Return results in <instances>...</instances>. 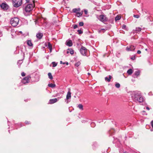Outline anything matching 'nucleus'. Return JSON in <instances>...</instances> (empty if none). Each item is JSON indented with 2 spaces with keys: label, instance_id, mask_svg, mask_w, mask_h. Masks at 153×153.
<instances>
[{
  "label": "nucleus",
  "instance_id": "f257e3e1",
  "mask_svg": "<svg viewBox=\"0 0 153 153\" xmlns=\"http://www.w3.org/2000/svg\"><path fill=\"white\" fill-rule=\"evenodd\" d=\"M35 1H32V3L27 4H25V11L27 13L30 12L33 9L35 6Z\"/></svg>",
  "mask_w": 153,
  "mask_h": 153
},
{
  "label": "nucleus",
  "instance_id": "f03ea898",
  "mask_svg": "<svg viewBox=\"0 0 153 153\" xmlns=\"http://www.w3.org/2000/svg\"><path fill=\"white\" fill-rule=\"evenodd\" d=\"M141 94V93L139 92H134L132 94L131 98L134 101H135L136 100H137L138 97H139L140 100L141 101L142 98L140 97Z\"/></svg>",
  "mask_w": 153,
  "mask_h": 153
},
{
  "label": "nucleus",
  "instance_id": "7ed1b4c3",
  "mask_svg": "<svg viewBox=\"0 0 153 153\" xmlns=\"http://www.w3.org/2000/svg\"><path fill=\"white\" fill-rule=\"evenodd\" d=\"M19 22V19L17 17H14L11 19L10 23L13 27H16L18 25Z\"/></svg>",
  "mask_w": 153,
  "mask_h": 153
},
{
  "label": "nucleus",
  "instance_id": "20e7f679",
  "mask_svg": "<svg viewBox=\"0 0 153 153\" xmlns=\"http://www.w3.org/2000/svg\"><path fill=\"white\" fill-rule=\"evenodd\" d=\"M13 6L18 7L21 6L22 4V0H12Z\"/></svg>",
  "mask_w": 153,
  "mask_h": 153
},
{
  "label": "nucleus",
  "instance_id": "39448f33",
  "mask_svg": "<svg viewBox=\"0 0 153 153\" xmlns=\"http://www.w3.org/2000/svg\"><path fill=\"white\" fill-rule=\"evenodd\" d=\"M88 50L86 48L82 46L80 48V51L81 53L83 56H86L87 55V53Z\"/></svg>",
  "mask_w": 153,
  "mask_h": 153
},
{
  "label": "nucleus",
  "instance_id": "423d86ee",
  "mask_svg": "<svg viewBox=\"0 0 153 153\" xmlns=\"http://www.w3.org/2000/svg\"><path fill=\"white\" fill-rule=\"evenodd\" d=\"M1 7L4 10H7L9 8V6L6 4V3H2L0 4Z\"/></svg>",
  "mask_w": 153,
  "mask_h": 153
},
{
  "label": "nucleus",
  "instance_id": "0eeeda50",
  "mask_svg": "<svg viewBox=\"0 0 153 153\" xmlns=\"http://www.w3.org/2000/svg\"><path fill=\"white\" fill-rule=\"evenodd\" d=\"M100 20L104 22L108 21V19L105 15H101L99 16Z\"/></svg>",
  "mask_w": 153,
  "mask_h": 153
},
{
  "label": "nucleus",
  "instance_id": "6e6552de",
  "mask_svg": "<svg viewBox=\"0 0 153 153\" xmlns=\"http://www.w3.org/2000/svg\"><path fill=\"white\" fill-rule=\"evenodd\" d=\"M31 78L30 76H28L24 77L22 80V82L25 84L29 82L30 79Z\"/></svg>",
  "mask_w": 153,
  "mask_h": 153
},
{
  "label": "nucleus",
  "instance_id": "1a4fd4ad",
  "mask_svg": "<svg viewBox=\"0 0 153 153\" xmlns=\"http://www.w3.org/2000/svg\"><path fill=\"white\" fill-rule=\"evenodd\" d=\"M43 36V33L40 32H38L36 34V37L39 39H41Z\"/></svg>",
  "mask_w": 153,
  "mask_h": 153
},
{
  "label": "nucleus",
  "instance_id": "9d476101",
  "mask_svg": "<svg viewBox=\"0 0 153 153\" xmlns=\"http://www.w3.org/2000/svg\"><path fill=\"white\" fill-rule=\"evenodd\" d=\"M66 45L69 47H71L73 45L72 42L71 40L69 39L67 40L66 42Z\"/></svg>",
  "mask_w": 153,
  "mask_h": 153
},
{
  "label": "nucleus",
  "instance_id": "9b49d317",
  "mask_svg": "<svg viewBox=\"0 0 153 153\" xmlns=\"http://www.w3.org/2000/svg\"><path fill=\"white\" fill-rule=\"evenodd\" d=\"M70 89H69V91H68L67 94L66 95V100H68L69 99H71V93L70 91Z\"/></svg>",
  "mask_w": 153,
  "mask_h": 153
},
{
  "label": "nucleus",
  "instance_id": "f8f14e48",
  "mask_svg": "<svg viewBox=\"0 0 153 153\" xmlns=\"http://www.w3.org/2000/svg\"><path fill=\"white\" fill-rule=\"evenodd\" d=\"M140 72L139 71H135L134 74L133 75V77L134 78L137 77L139 75Z\"/></svg>",
  "mask_w": 153,
  "mask_h": 153
},
{
  "label": "nucleus",
  "instance_id": "ddd939ff",
  "mask_svg": "<svg viewBox=\"0 0 153 153\" xmlns=\"http://www.w3.org/2000/svg\"><path fill=\"white\" fill-rule=\"evenodd\" d=\"M57 101V99L56 98L50 99L49 100V102L50 104H53L56 102Z\"/></svg>",
  "mask_w": 153,
  "mask_h": 153
},
{
  "label": "nucleus",
  "instance_id": "4468645a",
  "mask_svg": "<svg viewBox=\"0 0 153 153\" xmlns=\"http://www.w3.org/2000/svg\"><path fill=\"white\" fill-rule=\"evenodd\" d=\"M112 78V76L111 75H109V77H106L105 78V80L108 82H109L111 81V79Z\"/></svg>",
  "mask_w": 153,
  "mask_h": 153
},
{
  "label": "nucleus",
  "instance_id": "2eb2a0df",
  "mask_svg": "<svg viewBox=\"0 0 153 153\" xmlns=\"http://www.w3.org/2000/svg\"><path fill=\"white\" fill-rule=\"evenodd\" d=\"M142 28L141 27H136L135 31V33H138V32H140Z\"/></svg>",
  "mask_w": 153,
  "mask_h": 153
},
{
  "label": "nucleus",
  "instance_id": "dca6fc26",
  "mask_svg": "<svg viewBox=\"0 0 153 153\" xmlns=\"http://www.w3.org/2000/svg\"><path fill=\"white\" fill-rule=\"evenodd\" d=\"M80 10V9L79 8H78L73 9L72 10V11L74 13H75L76 14Z\"/></svg>",
  "mask_w": 153,
  "mask_h": 153
},
{
  "label": "nucleus",
  "instance_id": "f3484780",
  "mask_svg": "<svg viewBox=\"0 0 153 153\" xmlns=\"http://www.w3.org/2000/svg\"><path fill=\"white\" fill-rule=\"evenodd\" d=\"M140 97H141L142 98V100L140 101V99L139 97L138 99H137V100H136V101H135L136 102H142L143 101V100H144L143 98V97L142 96L141 94L140 95Z\"/></svg>",
  "mask_w": 153,
  "mask_h": 153
},
{
  "label": "nucleus",
  "instance_id": "a211bd4d",
  "mask_svg": "<svg viewBox=\"0 0 153 153\" xmlns=\"http://www.w3.org/2000/svg\"><path fill=\"white\" fill-rule=\"evenodd\" d=\"M27 44L29 46H32L33 45V44L30 40H28L27 41Z\"/></svg>",
  "mask_w": 153,
  "mask_h": 153
},
{
  "label": "nucleus",
  "instance_id": "6ab92c4d",
  "mask_svg": "<svg viewBox=\"0 0 153 153\" xmlns=\"http://www.w3.org/2000/svg\"><path fill=\"white\" fill-rule=\"evenodd\" d=\"M83 11H82L81 12H78L76 13V14L77 15V16L78 17H79L82 16V14Z\"/></svg>",
  "mask_w": 153,
  "mask_h": 153
},
{
  "label": "nucleus",
  "instance_id": "aec40b11",
  "mask_svg": "<svg viewBox=\"0 0 153 153\" xmlns=\"http://www.w3.org/2000/svg\"><path fill=\"white\" fill-rule=\"evenodd\" d=\"M48 86L52 88H54L56 87V85L55 84L51 83L48 84Z\"/></svg>",
  "mask_w": 153,
  "mask_h": 153
},
{
  "label": "nucleus",
  "instance_id": "412c9836",
  "mask_svg": "<svg viewBox=\"0 0 153 153\" xmlns=\"http://www.w3.org/2000/svg\"><path fill=\"white\" fill-rule=\"evenodd\" d=\"M133 72L132 70L131 69H128L127 71V73L129 75H131Z\"/></svg>",
  "mask_w": 153,
  "mask_h": 153
},
{
  "label": "nucleus",
  "instance_id": "4be33fe9",
  "mask_svg": "<svg viewBox=\"0 0 153 153\" xmlns=\"http://www.w3.org/2000/svg\"><path fill=\"white\" fill-rule=\"evenodd\" d=\"M121 18V17L120 16L117 15L115 18V20L116 21L120 20Z\"/></svg>",
  "mask_w": 153,
  "mask_h": 153
},
{
  "label": "nucleus",
  "instance_id": "5701e85b",
  "mask_svg": "<svg viewBox=\"0 0 153 153\" xmlns=\"http://www.w3.org/2000/svg\"><path fill=\"white\" fill-rule=\"evenodd\" d=\"M48 75L49 78L51 79H53V76L51 74V73H49L48 74Z\"/></svg>",
  "mask_w": 153,
  "mask_h": 153
},
{
  "label": "nucleus",
  "instance_id": "b1692460",
  "mask_svg": "<svg viewBox=\"0 0 153 153\" xmlns=\"http://www.w3.org/2000/svg\"><path fill=\"white\" fill-rule=\"evenodd\" d=\"M129 47L130 48L131 51H133L134 50L135 48L134 46L131 45Z\"/></svg>",
  "mask_w": 153,
  "mask_h": 153
},
{
  "label": "nucleus",
  "instance_id": "393cba45",
  "mask_svg": "<svg viewBox=\"0 0 153 153\" xmlns=\"http://www.w3.org/2000/svg\"><path fill=\"white\" fill-rule=\"evenodd\" d=\"M78 107L81 110H83V106L81 104H79L78 105Z\"/></svg>",
  "mask_w": 153,
  "mask_h": 153
},
{
  "label": "nucleus",
  "instance_id": "a878e982",
  "mask_svg": "<svg viewBox=\"0 0 153 153\" xmlns=\"http://www.w3.org/2000/svg\"><path fill=\"white\" fill-rule=\"evenodd\" d=\"M68 50H69L70 53V54H71L72 55L74 54V50L73 49H68Z\"/></svg>",
  "mask_w": 153,
  "mask_h": 153
},
{
  "label": "nucleus",
  "instance_id": "bb28decb",
  "mask_svg": "<svg viewBox=\"0 0 153 153\" xmlns=\"http://www.w3.org/2000/svg\"><path fill=\"white\" fill-rule=\"evenodd\" d=\"M52 64L53 65V67H54L56 66L57 64L55 62H52Z\"/></svg>",
  "mask_w": 153,
  "mask_h": 153
},
{
  "label": "nucleus",
  "instance_id": "cd10ccee",
  "mask_svg": "<svg viewBox=\"0 0 153 153\" xmlns=\"http://www.w3.org/2000/svg\"><path fill=\"white\" fill-rule=\"evenodd\" d=\"M80 64L81 63L79 61L75 63V65L76 67H78L80 65Z\"/></svg>",
  "mask_w": 153,
  "mask_h": 153
},
{
  "label": "nucleus",
  "instance_id": "c85d7f7f",
  "mask_svg": "<svg viewBox=\"0 0 153 153\" xmlns=\"http://www.w3.org/2000/svg\"><path fill=\"white\" fill-rule=\"evenodd\" d=\"M77 32L79 34H82L83 33V31L81 29L78 30H77Z\"/></svg>",
  "mask_w": 153,
  "mask_h": 153
},
{
  "label": "nucleus",
  "instance_id": "c756f323",
  "mask_svg": "<svg viewBox=\"0 0 153 153\" xmlns=\"http://www.w3.org/2000/svg\"><path fill=\"white\" fill-rule=\"evenodd\" d=\"M115 86L117 88H119L120 87V85L119 83H116L115 85Z\"/></svg>",
  "mask_w": 153,
  "mask_h": 153
},
{
  "label": "nucleus",
  "instance_id": "7c9ffc66",
  "mask_svg": "<svg viewBox=\"0 0 153 153\" xmlns=\"http://www.w3.org/2000/svg\"><path fill=\"white\" fill-rule=\"evenodd\" d=\"M60 64H66V65H68V63L67 62H62V61H60Z\"/></svg>",
  "mask_w": 153,
  "mask_h": 153
},
{
  "label": "nucleus",
  "instance_id": "2f4dec72",
  "mask_svg": "<svg viewBox=\"0 0 153 153\" xmlns=\"http://www.w3.org/2000/svg\"><path fill=\"white\" fill-rule=\"evenodd\" d=\"M106 29H101L99 30V32H104L106 31Z\"/></svg>",
  "mask_w": 153,
  "mask_h": 153
},
{
  "label": "nucleus",
  "instance_id": "473e14b6",
  "mask_svg": "<svg viewBox=\"0 0 153 153\" xmlns=\"http://www.w3.org/2000/svg\"><path fill=\"white\" fill-rule=\"evenodd\" d=\"M48 47L49 49L52 48V45L50 42L48 43Z\"/></svg>",
  "mask_w": 153,
  "mask_h": 153
},
{
  "label": "nucleus",
  "instance_id": "72a5a7b5",
  "mask_svg": "<svg viewBox=\"0 0 153 153\" xmlns=\"http://www.w3.org/2000/svg\"><path fill=\"white\" fill-rule=\"evenodd\" d=\"M126 50L128 51H131L130 47H127L126 48Z\"/></svg>",
  "mask_w": 153,
  "mask_h": 153
},
{
  "label": "nucleus",
  "instance_id": "f704fd0d",
  "mask_svg": "<svg viewBox=\"0 0 153 153\" xmlns=\"http://www.w3.org/2000/svg\"><path fill=\"white\" fill-rule=\"evenodd\" d=\"M133 16L135 18H139L140 17V16L138 15H134Z\"/></svg>",
  "mask_w": 153,
  "mask_h": 153
},
{
  "label": "nucleus",
  "instance_id": "c9c22d12",
  "mask_svg": "<svg viewBox=\"0 0 153 153\" xmlns=\"http://www.w3.org/2000/svg\"><path fill=\"white\" fill-rule=\"evenodd\" d=\"M79 24L80 26H82L84 25V23L82 22H81L79 23Z\"/></svg>",
  "mask_w": 153,
  "mask_h": 153
},
{
  "label": "nucleus",
  "instance_id": "e433bc0d",
  "mask_svg": "<svg viewBox=\"0 0 153 153\" xmlns=\"http://www.w3.org/2000/svg\"><path fill=\"white\" fill-rule=\"evenodd\" d=\"M73 28L74 29H75L78 27V26L76 25H73Z\"/></svg>",
  "mask_w": 153,
  "mask_h": 153
},
{
  "label": "nucleus",
  "instance_id": "4c0bfd02",
  "mask_svg": "<svg viewBox=\"0 0 153 153\" xmlns=\"http://www.w3.org/2000/svg\"><path fill=\"white\" fill-rule=\"evenodd\" d=\"M84 12L85 15H87L88 14V10L87 9H85L84 10Z\"/></svg>",
  "mask_w": 153,
  "mask_h": 153
},
{
  "label": "nucleus",
  "instance_id": "58836bf2",
  "mask_svg": "<svg viewBox=\"0 0 153 153\" xmlns=\"http://www.w3.org/2000/svg\"><path fill=\"white\" fill-rule=\"evenodd\" d=\"M126 26L125 25H123L122 27V28L123 29H126Z\"/></svg>",
  "mask_w": 153,
  "mask_h": 153
},
{
  "label": "nucleus",
  "instance_id": "ea45409f",
  "mask_svg": "<svg viewBox=\"0 0 153 153\" xmlns=\"http://www.w3.org/2000/svg\"><path fill=\"white\" fill-rule=\"evenodd\" d=\"M91 127H94V126H95V124L94 123H92L91 124Z\"/></svg>",
  "mask_w": 153,
  "mask_h": 153
},
{
  "label": "nucleus",
  "instance_id": "a19ab883",
  "mask_svg": "<svg viewBox=\"0 0 153 153\" xmlns=\"http://www.w3.org/2000/svg\"><path fill=\"white\" fill-rule=\"evenodd\" d=\"M21 75L22 76H25V74L24 72H22L21 73Z\"/></svg>",
  "mask_w": 153,
  "mask_h": 153
},
{
  "label": "nucleus",
  "instance_id": "79ce46f5",
  "mask_svg": "<svg viewBox=\"0 0 153 153\" xmlns=\"http://www.w3.org/2000/svg\"><path fill=\"white\" fill-rule=\"evenodd\" d=\"M62 97H62V95H61L60 97H58L57 98H56V99H57V101H58V100H59L60 99L62 98Z\"/></svg>",
  "mask_w": 153,
  "mask_h": 153
},
{
  "label": "nucleus",
  "instance_id": "37998d69",
  "mask_svg": "<svg viewBox=\"0 0 153 153\" xmlns=\"http://www.w3.org/2000/svg\"><path fill=\"white\" fill-rule=\"evenodd\" d=\"M25 124H29L30 123V122H28V121H26L25 122Z\"/></svg>",
  "mask_w": 153,
  "mask_h": 153
},
{
  "label": "nucleus",
  "instance_id": "c03bdc74",
  "mask_svg": "<svg viewBox=\"0 0 153 153\" xmlns=\"http://www.w3.org/2000/svg\"><path fill=\"white\" fill-rule=\"evenodd\" d=\"M135 56H134L132 57H131V59L132 60H134L135 59Z\"/></svg>",
  "mask_w": 153,
  "mask_h": 153
},
{
  "label": "nucleus",
  "instance_id": "a18cd8bd",
  "mask_svg": "<svg viewBox=\"0 0 153 153\" xmlns=\"http://www.w3.org/2000/svg\"><path fill=\"white\" fill-rule=\"evenodd\" d=\"M26 3H29L30 2V0H25ZM31 3H32L31 2H30Z\"/></svg>",
  "mask_w": 153,
  "mask_h": 153
},
{
  "label": "nucleus",
  "instance_id": "49530a36",
  "mask_svg": "<svg viewBox=\"0 0 153 153\" xmlns=\"http://www.w3.org/2000/svg\"><path fill=\"white\" fill-rule=\"evenodd\" d=\"M151 124L152 127L153 128V120H152L151 122Z\"/></svg>",
  "mask_w": 153,
  "mask_h": 153
},
{
  "label": "nucleus",
  "instance_id": "de8ad7c7",
  "mask_svg": "<svg viewBox=\"0 0 153 153\" xmlns=\"http://www.w3.org/2000/svg\"><path fill=\"white\" fill-rule=\"evenodd\" d=\"M141 53V51L140 50H138L137 51V53L138 54H140Z\"/></svg>",
  "mask_w": 153,
  "mask_h": 153
},
{
  "label": "nucleus",
  "instance_id": "09e8293b",
  "mask_svg": "<svg viewBox=\"0 0 153 153\" xmlns=\"http://www.w3.org/2000/svg\"><path fill=\"white\" fill-rule=\"evenodd\" d=\"M146 109L147 110H149V109H150L149 108V107H146Z\"/></svg>",
  "mask_w": 153,
  "mask_h": 153
},
{
  "label": "nucleus",
  "instance_id": "8fccbe9b",
  "mask_svg": "<svg viewBox=\"0 0 153 153\" xmlns=\"http://www.w3.org/2000/svg\"><path fill=\"white\" fill-rule=\"evenodd\" d=\"M52 48L49 49L50 52H52Z\"/></svg>",
  "mask_w": 153,
  "mask_h": 153
},
{
  "label": "nucleus",
  "instance_id": "3c124183",
  "mask_svg": "<svg viewBox=\"0 0 153 153\" xmlns=\"http://www.w3.org/2000/svg\"><path fill=\"white\" fill-rule=\"evenodd\" d=\"M59 96V94L58 93L56 94V96Z\"/></svg>",
  "mask_w": 153,
  "mask_h": 153
},
{
  "label": "nucleus",
  "instance_id": "603ef678",
  "mask_svg": "<svg viewBox=\"0 0 153 153\" xmlns=\"http://www.w3.org/2000/svg\"><path fill=\"white\" fill-rule=\"evenodd\" d=\"M123 153H128V152H123Z\"/></svg>",
  "mask_w": 153,
  "mask_h": 153
},
{
  "label": "nucleus",
  "instance_id": "864d4df0",
  "mask_svg": "<svg viewBox=\"0 0 153 153\" xmlns=\"http://www.w3.org/2000/svg\"><path fill=\"white\" fill-rule=\"evenodd\" d=\"M68 102H69V101H68H68H67V103H68Z\"/></svg>",
  "mask_w": 153,
  "mask_h": 153
},
{
  "label": "nucleus",
  "instance_id": "5fc2aeb1",
  "mask_svg": "<svg viewBox=\"0 0 153 153\" xmlns=\"http://www.w3.org/2000/svg\"><path fill=\"white\" fill-rule=\"evenodd\" d=\"M145 50L146 51H147V49H145Z\"/></svg>",
  "mask_w": 153,
  "mask_h": 153
},
{
  "label": "nucleus",
  "instance_id": "6e6d98bb",
  "mask_svg": "<svg viewBox=\"0 0 153 153\" xmlns=\"http://www.w3.org/2000/svg\"><path fill=\"white\" fill-rule=\"evenodd\" d=\"M67 53H69V51H68L67 52Z\"/></svg>",
  "mask_w": 153,
  "mask_h": 153
},
{
  "label": "nucleus",
  "instance_id": "4d7b16f0",
  "mask_svg": "<svg viewBox=\"0 0 153 153\" xmlns=\"http://www.w3.org/2000/svg\"><path fill=\"white\" fill-rule=\"evenodd\" d=\"M19 61H21V62L22 60H21V61L19 60Z\"/></svg>",
  "mask_w": 153,
  "mask_h": 153
},
{
  "label": "nucleus",
  "instance_id": "13d9d810",
  "mask_svg": "<svg viewBox=\"0 0 153 153\" xmlns=\"http://www.w3.org/2000/svg\"><path fill=\"white\" fill-rule=\"evenodd\" d=\"M88 74H90L89 73H88Z\"/></svg>",
  "mask_w": 153,
  "mask_h": 153
}]
</instances>
